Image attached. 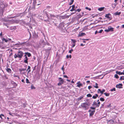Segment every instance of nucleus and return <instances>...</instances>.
Returning a JSON list of instances; mask_svg holds the SVG:
<instances>
[{
  "instance_id": "obj_41",
  "label": "nucleus",
  "mask_w": 124,
  "mask_h": 124,
  "mask_svg": "<svg viewBox=\"0 0 124 124\" xmlns=\"http://www.w3.org/2000/svg\"><path fill=\"white\" fill-rule=\"evenodd\" d=\"M105 91V90L104 89H103L102 91H101V93L102 94Z\"/></svg>"
},
{
  "instance_id": "obj_63",
  "label": "nucleus",
  "mask_w": 124,
  "mask_h": 124,
  "mask_svg": "<svg viewBox=\"0 0 124 124\" xmlns=\"http://www.w3.org/2000/svg\"><path fill=\"white\" fill-rule=\"evenodd\" d=\"M90 77L89 76H86L85 77V78H89Z\"/></svg>"
},
{
  "instance_id": "obj_8",
  "label": "nucleus",
  "mask_w": 124,
  "mask_h": 124,
  "mask_svg": "<svg viewBox=\"0 0 124 124\" xmlns=\"http://www.w3.org/2000/svg\"><path fill=\"white\" fill-rule=\"evenodd\" d=\"M123 85L122 84H119L117 85H116V87L117 88H122V86Z\"/></svg>"
},
{
  "instance_id": "obj_32",
  "label": "nucleus",
  "mask_w": 124,
  "mask_h": 124,
  "mask_svg": "<svg viewBox=\"0 0 124 124\" xmlns=\"http://www.w3.org/2000/svg\"><path fill=\"white\" fill-rule=\"evenodd\" d=\"M124 80V76H122L120 77V80Z\"/></svg>"
},
{
  "instance_id": "obj_20",
  "label": "nucleus",
  "mask_w": 124,
  "mask_h": 124,
  "mask_svg": "<svg viewBox=\"0 0 124 124\" xmlns=\"http://www.w3.org/2000/svg\"><path fill=\"white\" fill-rule=\"evenodd\" d=\"M95 85H94V87L96 88H98V84L97 83H96L95 84Z\"/></svg>"
},
{
  "instance_id": "obj_10",
  "label": "nucleus",
  "mask_w": 124,
  "mask_h": 124,
  "mask_svg": "<svg viewBox=\"0 0 124 124\" xmlns=\"http://www.w3.org/2000/svg\"><path fill=\"white\" fill-rule=\"evenodd\" d=\"M77 86L78 87H80L81 86H82V84L80 83V81L78 82L77 83Z\"/></svg>"
},
{
  "instance_id": "obj_50",
  "label": "nucleus",
  "mask_w": 124,
  "mask_h": 124,
  "mask_svg": "<svg viewBox=\"0 0 124 124\" xmlns=\"http://www.w3.org/2000/svg\"><path fill=\"white\" fill-rule=\"evenodd\" d=\"M63 77H65V78H68V76H67V75H64L63 76Z\"/></svg>"
},
{
  "instance_id": "obj_7",
  "label": "nucleus",
  "mask_w": 124,
  "mask_h": 124,
  "mask_svg": "<svg viewBox=\"0 0 124 124\" xmlns=\"http://www.w3.org/2000/svg\"><path fill=\"white\" fill-rule=\"evenodd\" d=\"M24 56L25 57V58H24V62L26 63H28V59L27 58V55H24Z\"/></svg>"
},
{
  "instance_id": "obj_44",
  "label": "nucleus",
  "mask_w": 124,
  "mask_h": 124,
  "mask_svg": "<svg viewBox=\"0 0 124 124\" xmlns=\"http://www.w3.org/2000/svg\"><path fill=\"white\" fill-rule=\"evenodd\" d=\"M73 50L72 49H71L69 51V53H71V52L73 51Z\"/></svg>"
},
{
  "instance_id": "obj_46",
  "label": "nucleus",
  "mask_w": 124,
  "mask_h": 124,
  "mask_svg": "<svg viewBox=\"0 0 124 124\" xmlns=\"http://www.w3.org/2000/svg\"><path fill=\"white\" fill-rule=\"evenodd\" d=\"M111 91H116V89L115 88H113L112 89H111Z\"/></svg>"
},
{
  "instance_id": "obj_14",
  "label": "nucleus",
  "mask_w": 124,
  "mask_h": 124,
  "mask_svg": "<svg viewBox=\"0 0 124 124\" xmlns=\"http://www.w3.org/2000/svg\"><path fill=\"white\" fill-rule=\"evenodd\" d=\"M98 96V95L97 94H95V95L93 96L92 98L93 99H96Z\"/></svg>"
},
{
  "instance_id": "obj_58",
  "label": "nucleus",
  "mask_w": 124,
  "mask_h": 124,
  "mask_svg": "<svg viewBox=\"0 0 124 124\" xmlns=\"http://www.w3.org/2000/svg\"><path fill=\"white\" fill-rule=\"evenodd\" d=\"M73 79L71 81V83H74V82L73 81Z\"/></svg>"
},
{
  "instance_id": "obj_12",
  "label": "nucleus",
  "mask_w": 124,
  "mask_h": 124,
  "mask_svg": "<svg viewBox=\"0 0 124 124\" xmlns=\"http://www.w3.org/2000/svg\"><path fill=\"white\" fill-rule=\"evenodd\" d=\"M95 110V109H94ZM95 112V110H94L93 111H92L90 113V116H92L94 114Z\"/></svg>"
},
{
  "instance_id": "obj_35",
  "label": "nucleus",
  "mask_w": 124,
  "mask_h": 124,
  "mask_svg": "<svg viewBox=\"0 0 124 124\" xmlns=\"http://www.w3.org/2000/svg\"><path fill=\"white\" fill-rule=\"evenodd\" d=\"M1 116H2L4 117V116L3 114H1V115H0V118H1V119H2L3 118H2V117Z\"/></svg>"
},
{
  "instance_id": "obj_61",
  "label": "nucleus",
  "mask_w": 124,
  "mask_h": 124,
  "mask_svg": "<svg viewBox=\"0 0 124 124\" xmlns=\"http://www.w3.org/2000/svg\"><path fill=\"white\" fill-rule=\"evenodd\" d=\"M66 80L68 82H70V80L69 79H67Z\"/></svg>"
},
{
  "instance_id": "obj_29",
  "label": "nucleus",
  "mask_w": 124,
  "mask_h": 124,
  "mask_svg": "<svg viewBox=\"0 0 124 124\" xmlns=\"http://www.w3.org/2000/svg\"><path fill=\"white\" fill-rule=\"evenodd\" d=\"M13 76L14 77H17V78H19V76L17 75H16L15 74H14Z\"/></svg>"
},
{
  "instance_id": "obj_25",
  "label": "nucleus",
  "mask_w": 124,
  "mask_h": 124,
  "mask_svg": "<svg viewBox=\"0 0 124 124\" xmlns=\"http://www.w3.org/2000/svg\"><path fill=\"white\" fill-rule=\"evenodd\" d=\"M104 94L106 96H109L110 95V94L109 93H104Z\"/></svg>"
},
{
  "instance_id": "obj_11",
  "label": "nucleus",
  "mask_w": 124,
  "mask_h": 124,
  "mask_svg": "<svg viewBox=\"0 0 124 124\" xmlns=\"http://www.w3.org/2000/svg\"><path fill=\"white\" fill-rule=\"evenodd\" d=\"M116 74H118L119 75H124V72H121L120 71H116Z\"/></svg>"
},
{
  "instance_id": "obj_45",
  "label": "nucleus",
  "mask_w": 124,
  "mask_h": 124,
  "mask_svg": "<svg viewBox=\"0 0 124 124\" xmlns=\"http://www.w3.org/2000/svg\"><path fill=\"white\" fill-rule=\"evenodd\" d=\"M64 65H63L62 67L61 68L62 70H63V72H64Z\"/></svg>"
},
{
  "instance_id": "obj_40",
  "label": "nucleus",
  "mask_w": 124,
  "mask_h": 124,
  "mask_svg": "<svg viewBox=\"0 0 124 124\" xmlns=\"http://www.w3.org/2000/svg\"><path fill=\"white\" fill-rule=\"evenodd\" d=\"M85 9L87 10H88L89 11H90L91 10V9L90 8H89L87 7H86L85 8Z\"/></svg>"
},
{
  "instance_id": "obj_21",
  "label": "nucleus",
  "mask_w": 124,
  "mask_h": 124,
  "mask_svg": "<svg viewBox=\"0 0 124 124\" xmlns=\"http://www.w3.org/2000/svg\"><path fill=\"white\" fill-rule=\"evenodd\" d=\"M85 35V33H81L79 34V36H84Z\"/></svg>"
},
{
  "instance_id": "obj_47",
  "label": "nucleus",
  "mask_w": 124,
  "mask_h": 124,
  "mask_svg": "<svg viewBox=\"0 0 124 124\" xmlns=\"http://www.w3.org/2000/svg\"><path fill=\"white\" fill-rule=\"evenodd\" d=\"M105 31L107 32H108L110 31L109 29H108L105 30Z\"/></svg>"
},
{
  "instance_id": "obj_9",
  "label": "nucleus",
  "mask_w": 124,
  "mask_h": 124,
  "mask_svg": "<svg viewBox=\"0 0 124 124\" xmlns=\"http://www.w3.org/2000/svg\"><path fill=\"white\" fill-rule=\"evenodd\" d=\"M72 9L70 10V11L71 12H72L74 10L76 11L75 5L74 4L72 6Z\"/></svg>"
},
{
  "instance_id": "obj_4",
  "label": "nucleus",
  "mask_w": 124,
  "mask_h": 124,
  "mask_svg": "<svg viewBox=\"0 0 124 124\" xmlns=\"http://www.w3.org/2000/svg\"><path fill=\"white\" fill-rule=\"evenodd\" d=\"M59 79L60 80L59 81V82L58 83L57 85L58 86H60L63 83L64 81L61 78H59Z\"/></svg>"
},
{
  "instance_id": "obj_31",
  "label": "nucleus",
  "mask_w": 124,
  "mask_h": 124,
  "mask_svg": "<svg viewBox=\"0 0 124 124\" xmlns=\"http://www.w3.org/2000/svg\"><path fill=\"white\" fill-rule=\"evenodd\" d=\"M71 41L74 44H75V43L76 42V41L75 40L73 39H71Z\"/></svg>"
},
{
  "instance_id": "obj_28",
  "label": "nucleus",
  "mask_w": 124,
  "mask_h": 124,
  "mask_svg": "<svg viewBox=\"0 0 124 124\" xmlns=\"http://www.w3.org/2000/svg\"><path fill=\"white\" fill-rule=\"evenodd\" d=\"M71 0V1L69 3V5H72L74 1V0Z\"/></svg>"
},
{
  "instance_id": "obj_30",
  "label": "nucleus",
  "mask_w": 124,
  "mask_h": 124,
  "mask_svg": "<svg viewBox=\"0 0 124 124\" xmlns=\"http://www.w3.org/2000/svg\"><path fill=\"white\" fill-rule=\"evenodd\" d=\"M87 96L88 97H92V95L90 93H89L87 94Z\"/></svg>"
},
{
  "instance_id": "obj_33",
  "label": "nucleus",
  "mask_w": 124,
  "mask_h": 124,
  "mask_svg": "<svg viewBox=\"0 0 124 124\" xmlns=\"http://www.w3.org/2000/svg\"><path fill=\"white\" fill-rule=\"evenodd\" d=\"M104 7L101 8H99V10L100 11H102L104 9Z\"/></svg>"
},
{
  "instance_id": "obj_6",
  "label": "nucleus",
  "mask_w": 124,
  "mask_h": 124,
  "mask_svg": "<svg viewBox=\"0 0 124 124\" xmlns=\"http://www.w3.org/2000/svg\"><path fill=\"white\" fill-rule=\"evenodd\" d=\"M105 17L109 20L111 19V16L110 14L108 13L105 15Z\"/></svg>"
},
{
  "instance_id": "obj_2",
  "label": "nucleus",
  "mask_w": 124,
  "mask_h": 124,
  "mask_svg": "<svg viewBox=\"0 0 124 124\" xmlns=\"http://www.w3.org/2000/svg\"><path fill=\"white\" fill-rule=\"evenodd\" d=\"M89 105L87 102L83 103L81 104V106L84 108L85 110H87L88 108Z\"/></svg>"
},
{
  "instance_id": "obj_64",
  "label": "nucleus",
  "mask_w": 124,
  "mask_h": 124,
  "mask_svg": "<svg viewBox=\"0 0 124 124\" xmlns=\"http://www.w3.org/2000/svg\"><path fill=\"white\" fill-rule=\"evenodd\" d=\"M122 28H124V24L123 25H122Z\"/></svg>"
},
{
  "instance_id": "obj_19",
  "label": "nucleus",
  "mask_w": 124,
  "mask_h": 124,
  "mask_svg": "<svg viewBox=\"0 0 124 124\" xmlns=\"http://www.w3.org/2000/svg\"><path fill=\"white\" fill-rule=\"evenodd\" d=\"M83 96H80V97L79 98H78V101H79L81 100L83 98Z\"/></svg>"
},
{
  "instance_id": "obj_54",
  "label": "nucleus",
  "mask_w": 124,
  "mask_h": 124,
  "mask_svg": "<svg viewBox=\"0 0 124 124\" xmlns=\"http://www.w3.org/2000/svg\"><path fill=\"white\" fill-rule=\"evenodd\" d=\"M80 45L81 46H83L85 45V44H83L82 43H81L80 44Z\"/></svg>"
},
{
  "instance_id": "obj_56",
  "label": "nucleus",
  "mask_w": 124,
  "mask_h": 124,
  "mask_svg": "<svg viewBox=\"0 0 124 124\" xmlns=\"http://www.w3.org/2000/svg\"><path fill=\"white\" fill-rule=\"evenodd\" d=\"M21 81L22 82H23L24 83H25V82L24 81V79H22V80H21Z\"/></svg>"
},
{
  "instance_id": "obj_34",
  "label": "nucleus",
  "mask_w": 124,
  "mask_h": 124,
  "mask_svg": "<svg viewBox=\"0 0 124 124\" xmlns=\"http://www.w3.org/2000/svg\"><path fill=\"white\" fill-rule=\"evenodd\" d=\"M81 10V9H78L77 10H76V11H75V12H76L77 11H78V12H79Z\"/></svg>"
},
{
  "instance_id": "obj_52",
  "label": "nucleus",
  "mask_w": 124,
  "mask_h": 124,
  "mask_svg": "<svg viewBox=\"0 0 124 124\" xmlns=\"http://www.w3.org/2000/svg\"><path fill=\"white\" fill-rule=\"evenodd\" d=\"M98 91L100 92V93H101V89H98Z\"/></svg>"
},
{
  "instance_id": "obj_23",
  "label": "nucleus",
  "mask_w": 124,
  "mask_h": 124,
  "mask_svg": "<svg viewBox=\"0 0 124 124\" xmlns=\"http://www.w3.org/2000/svg\"><path fill=\"white\" fill-rule=\"evenodd\" d=\"M97 102H98L97 103L98 104L97 107H98L100 105V102L99 101V100H97Z\"/></svg>"
},
{
  "instance_id": "obj_60",
  "label": "nucleus",
  "mask_w": 124,
  "mask_h": 124,
  "mask_svg": "<svg viewBox=\"0 0 124 124\" xmlns=\"http://www.w3.org/2000/svg\"><path fill=\"white\" fill-rule=\"evenodd\" d=\"M86 82L88 83H89L90 82V81L89 80L87 81H86Z\"/></svg>"
},
{
  "instance_id": "obj_37",
  "label": "nucleus",
  "mask_w": 124,
  "mask_h": 124,
  "mask_svg": "<svg viewBox=\"0 0 124 124\" xmlns=\"http://www.w3.org/2000/svg\"><path fill=\"white\" fill-rule=\"evenodd\" d=\"M115 77L117 79L119 78L117 74H115Z\"/></svg>"
},
{
  "instance_id": "obj_59",
  "label": "nucleus",
  "mask_w": 124,
  "mask_h": 124,
  "mask_svg": "<svg viewBox=\"0 0 124 124\" xmlns=\"http://www.w3.org/2000/svg\"><path fill=\"white\" fill-rule=\"evenodd\" d=\"M69 57L70 58H71V57H72V56H71V55H70L69 56Z\"/></svg>"
},
{
  "instance_id": "obj_43",
  "label": "nucleus",
  "mask_w": 124,
  "mask_h": 124,
  "mask_svg": "<svg viewBox=\"0 0 124 124\" xmlns=\"http://www.w3.org/2000/svg\"><path fill=\"white\" fill-rule=\"evenodd\" d=\"M103 31V30H102V29L101 30L99 31L98 32V33H101Z\"/></svg>"
},
{
  "instance_id": "obj_55",
  "label": "nucleus",
  "mask_w": 124,
  "mask_h": 124,
  "mask_svg": "<svg viewBox=\"0 0 124 124\" xmlns=\"http://www.w3.org/2000/svg\"><path fill=\"white\" fill-rule=\"evenodd\" d=\"M66 57L67 59H68L69 57V55H67L66 56Z\"/></svg>"
},
{
  "instance_id": "obj_16",
  "label": "nucleus",
  "mask_w": 124,
  "mask_h": 124,
  "mask_svg": "<svg viewBox=\"0 0 124 124\" xmlns=\"http://www.w3.org/2000/svg\"><path fill=\"white\" fill-rule=\"evenodd\" d=\"M6 70L9 73H11V69L9 68H7L6 69Z\"/></svg>"
},
{
  "instance_id": "obj_13",
  "label": "nucleus",
  "mask_w": 124,
  "mask_h": 124,
  "mask_svg": "<svg viewBox=\"0 0 124 124\" xmlns=\"http://www.w3.org/2000/svg\"><path fill=\"white\" fill-rule=\"evenodd\" d=\"M27 71L28 74L31 71V67L30 66H28V68Z\"/></svg>"
},
{
  "instance_id": "obj_5",
  "label": "nucleus",
  "mask_w": 124,
  "mask_h": 124,
  "mask_svg": "<svg viewBox=\"0 0 124 124\" xmlns=\"http://www.w3.org/2000/svg\"><path fill=\"white\" fill-rule=\"evenodd\" d=\"M50 18L52 20H55V18L58 16V15H57V17H56L55 15L51 14H50Z\"/></svg>"
},
{
  "instance_id": "obj_57",
  "label": "nucleus",
  "mask_w": 124,
  "mask_h": 124,
  "mask_svg": "<svg viewBox=\"0 0 124 124\" xmlns=\"http://www.w3.org/2000/svg\"><path fill=\"white\" fill-rule=\"evenodd\" d=\"M75 46V44H74L72 46V47H74Z\"/></svg>"
},
{
  "instance_id": "obj_1",
  "label": "nucleus",
  "mask_w": 124,
  "mask_h": 124,
  "mask_svg": "<svg viewBox=\"0 0 124 124\" xmlns=\"http://www.w3.org/2000/svg\"><path fill=\"white\" fill-rule=\"evenodd\" d=\"M24 54L21 51H19L18 52L17 54H15L14 55V58H16L17 57L19 58H21L23 57V55Z\"/></svg>"
},
{
  "instance_id": "obj_18",
  "label": "nucleus",
  "mask_w": 124,
  "mask_h": 124,
  "mask_svg": "<svg viewBox=\"0 0 124 124\" xmlns=\"http://www.w3.org/2000/svg\"><path fill=\"white\" fill-rule=\"evenodd\" d=\"M26 69H19V70L20 72H21L22 71H24L26 70Z\"/></svg>"
},
{
  "instance_id": "obj_48",
  "label": "nucleus",
  "mask_w": 124,
  "mask_h": 124,
  "mask_svg": "<svg viewBox=\"0 0 124 124\" xmlns=\"http://www.w3.org/2000/svg\"><path fill=\"white\" fill-rule=\"evenodd\" d=\"M25 43V42L22 43H19V44L20 45H22L23 44Z\"/></svg>"
},
{
  "instance_id": "obj_27",
  "label": "nucleus",
  "mask_w": 124,
  "mask_h": 124,
  "mask_svg": "<svg viewBox=\"0 0 124 124\" xmlns=\"http://www.w3.org/2000/svg\"><path fill=\"white\" fill-rule=\"evenodd\" d=\"M100 100L102 101H105V99L101 97L100 99Z\"/></svg>"
},
{
  "instance_id": "obj_53",
  "label": "nucleus",
  "mask_w": 124,
  "mask_h": 124,
  "mask_svg": "<svg viewBox=\"0 0 124 124\" xmlns=\"http://www.w3.org/2000/svg\"><path fill=\"white\" fill-rule=\"evenodd\" d=\"M108 108H110L111 107V104H109V105H108Z\"/></svg>"
},
{
  "instance_id": "obj_15",
  "label": "nucleus",
  "mask_w": 124,
  "mask_h": 124,
  "mask_svg": "<svg viewBox=\"0 0 124 124\" xmlns=\"http://www.w3.org/2000/svg\"><path fill=\"white\" fill-rule=\"evenodd\" d=\"M40 43L41 44H44L45 43V42L44 40L43 39H41L40 41Z\"/></svg>"
},
{
  "instance_id": "obj_39",
  "label": "nucleus",
  "mask_w": 124,
  "mask_h": 124,
  "mask_svg": "<svg viewBox=\"0 0 124 124\" xmlns=\"http://www.w3.org/2000/svg\"><path fill=\"white\" fill-rule=\"evenodd\" d=\"M28 57L31 56V54L30 53H28L27 55Z\"/></svg>"
},
{
  "instance_id": "obj_24",
  "label": "nucleus",
  "mask_w": 124,
  "mask_h": 124,
  "mask_svg": "<svg viewBox=\"0 0 124 124\" xmlns=\"http://www.w3.org/2000/svg\"><path fill=\"white\" fill-rule=\"evenodd\" d=\"M2 40L3 41H4L5 42H7L8 41V40H7L6 39L4 38H3L2 39Z\"/></svg>"
},
{
  "instance_id": "obj_17",
  "label": "nucleus",
  "mask_w": 124,
  "mask_h": 124,
  "mask_svg": "<svg viewBox=\"0 0 124 124\" xmlns=\"http://www.w3.org/2000/svg\"><path fill=\"white\" fill-rule=\"evenodd\" d=\"M108 29H109V31H114L113 28H112L111 27H108Z\"/></svg>"
},
{
  "instance_id": "obj_51",
  "label": "nucleus",
  "mask_w": 124,
  "mask_h": 124,
  "mask_svg": "<svg viewBox=\"0 0 124 124\" xmlns=\"http://www.w3.org/2000/svg\"><path fill=\"white\" fill-rule=\"evenodd\" d=\"M97 33H98V32L97 30H96L95 31V34H96Z\"/></svg>"
},
{
  "instance_id": "obj_49",
  "label": "nucleus",
  "mask_w": 124,
  "mask_h": 124,
  "mask_svg": "<svg viewBox=\"0 0 124 124\" xmlns=\"http://www.w3.org/2000/svg\"><path fill=\"white\" fill-rule=\"evenodd\" d=\"M92 88V86H88V88L89 89H90Z\"/></svg>"
},
{
  "instance_id": "obj_3",
  "label": "nucleus",
  "mask_w": 124,
  "mask_h": 124,
  "mask_svg": "<svg viewBox=\"0 0 124 124\" xmlns=\"http://www.w3.org/2000/svg\"><path fill=\"white\" fill-rule=\"evenodd\" d=\"M92 105L93 106H95V107H91L90 108L91 109H95V108L96 107H97V105L98 104L97 103H96V102L95 101H94L93 104H92Z\"/></svg>"
},
{
  "instance_id": "obj_26",
  "label": "nucleus",
  "mask_w": 124,
  "mask_h": 124,
  "mask_svg": "<svg viewBox=\"0 0 124 124\" xmlns=\"http://www.w3.org/2000/svg\"><path fill=\"white\" fill-rule=\"evenodd\" d=\"M121 12H116L115 13V14L116 15H119L121 14Z\"/></svg>"
},
{
  "instance_id": "obj_62",
  "label": "nucleus",
  "mask_w": 124,
  "mask_h": 124,
  "mask_svg": "<svg viewBox=\"0 0 124 124\" xmlns=\"http://www.w3.org/2000/svg\"><path fill=\"white\" fill-rule=\"evenodd\" d=\"M118 0H114V2H116L118 1Z\"/></svg>"
},
{
  "instance_id": "obj_42",
  "label": "nucleus",
  "mask_w": 124,
  "mask_h": 124,
  "mask_svg": "<svg viewBox=\"0 0 124 124\" xmlns=\"http://www.w3.org/2000/svg\"><path fill=\"white\" fill-rule=\"evenodd\" d=\"M31 89H35V87L33 85H31Z\"/></svg>"
},
{
  "instance_id": "obj_22",
  "label": "nucleus",
  "mask_w": 124,
  "mask_h": 124,
  "mask_svg": "<svg viewBox=\"0 0 124 124\" xmlns=\"http://www.w3.org/2000/svg\"><path fill=\"white\" fill-rule=\"evenodd\" d=\"M51 50V48H48V49H46L45 50V51L46 52H48V51H49L50 50Z\"/></svg>"
},
{
  "instance_id": "obj_36",
  "label": "nucleus",
  "mask_w": 124,
  "mask_h": 124,
  "mask_svg": "<svg viewBox=\"0 0 124 124\" xmlns=\"http://www.w3.org/2000/svg\"><path fill=\"white\" fill-rule=\"evenodd\" d=\"M26 83H30V82H29L28 79L27 78H26Z\"/></svg>"
},
{
  "instance_id": "obj_38",
  "label": "nucleus",
  "mask_w": 124,
  "mask_h": 124,
  "mask_svg": "<svg viewBox=\"0 0 124 124\" xmlns=\"http://www.w3.org/2000/svg\"><path fill=\"white\" fill-rule=\"evenodd\" d=\"M61 18L62 19H65L66 18V16H61Z\"/></svg>"
}]
</instances>
